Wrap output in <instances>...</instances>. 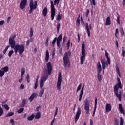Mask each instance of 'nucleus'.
Returning <instances> with one entry per match:
<instances>
[{
    "label": "nucleus",
    "instance_id": "nucleus-1",
    "mask_svg": "<svg viewBox=\"0 0 125 125\" xmlns=\"http://www.w3.org/2000/svg\"><path fill=\"white\" fill-rule=\"evenodd\" d=\"M47 69L48 74H43V75L41 76V78L40 79V87L41 90L39 93V96L40 97H42V95H43V93H44V88H43L44 83H45V81L48 79V76H50L52 72V66H51V63H50V62L47 64Z\"/></svg>",
    "mask_w": 125,
    "mask_h": 125
},
{
    "label": "nucleus",
    "instance_id": "nucleus-2",
    "mask_svg": "<svg viewBox=\"0 0 125 125\" xmlns=\"http://www.w3.org/2000/svg\"><path fill=\"white\" fill-rule=\"evenodd\" d=\"M117 81L118 83L114 87V94L116 95V97L118 98L120 101H122V91L120 90L119 94V88L120 89L123 88L120 78L117 77Z\"/></svg>",
    "mask_w": 125,
    "mask_h": 125
},
{
    "label": "nucleus",
    "instance_id": "nucleus-3",
    "mask_svg": "<svg viewBox=\"0 0 125 125\" xmlns=\"http://www.w3.org/2000/svg\"><path fill=\"white\" fill-rule=\"evenodd\" d=\"M14 52L15 54H17V52L19 51V54L21 55L24 53L25 51V46L24 44H15L14 47Z\"/></svg>",
    "mask_w": 125,
    "mask_h": 125
},
{
    "label": "nucleus",
    "instance_id": "nucleus-4",
    "mask_svg": "<svg viewBox=\"0 0 125 125\" xmlns=\"http://www.w3.org/2000/svg\"><path fill=\"white\" fill-rule=\"evenodd\" d=\"M68 54L69 55H71V52H68V53L65 52L63 57V66L65 69L70 68L71 66V62H70V59L68 57Z\"/></svg>",
    "mask_w": 125,
    "mask_h": 125
},
{
    "label": "nucleus",
    "instance_id": "nucleus-5",
    "mask_svg": "<svg viewBox=\"0 0 125 125\" xmlns=\"http://www.w3.org/2000/svg\"><path fill=\"white\" fill-rule=\"evenodd\" d=\"M85 45L84 43L82 44V56L80 57V63L81 65H83V63H84V61L85 60Z\"/></svg>",
    "mask_w": 125,
    "mask_h": 125
},
{
    "label": "nucleus",
    "instance_id": "nucleus-6",
    "mask_svg": "<svg viewBox=\"0 0 125 125\" xmlns=\"http://www.w3.org/2000/svg\"><path fill=\"white\" fill-rule=\"evenodd\" d=\"M38 6V2L37 1H35L34 4V0H30L29 2V13L30 14H32L34 10L37 8Z\"/></svg>",
    "mask_w": 125,
    "mask_h": 125
},
{
    "label": "nucleus",
    "instance_id": "nucleus-7",
    "mask_svg": "<svg viewBox=\"0 0 125 125\" xmlns=\"http://www.w3.org/2000/svg\"><path fill=\"white\" fill-rule=\"evenodd\" d=\"M62 83V74H61V72H59L58 77V81L57 83V88L60 91L61 90V83Z\"/></svg>",
    "mask_w": 125,
    "mask_h": 125
},
{
    "label": "nucleus",
    "instance_id": "nucleus-8",
    "mask_svg": "<svg viewBox=\"0 0 125 125\" xmlns=\"http://www.w3.org/2000/svg\"><path fill=\"white\" fill-rule=\"evenodd\" d=\"M89 101H88V99L86 98L84 100V110L87 115H88V114H89Z\"/></svg>",
    "mask_w": 125,
    "mask_h": 125
},
{
    "label": "nucleus",
    "instance_id": "nucleus-9",
    "mask_svg": "<svg viewBox=\"0 0 125 125\" xmlns=\"http://www.w3.org/2000/svg\"><path fill=\"white\" fill-rule=\"evenodd\" d=\"M16 37V35H13L12 37H10L9 39V44L10 45L11 48H14V46H15V38Z\"/></svg>",
    "mask_w": 125,
    "mask_h": 125
},
{
    "label": "nucleus",
    "instance_id": "nucleus-10",
    "mask_svg": "<svg viewBox=\"0 0 125 125\" xmlns=\"http://www.w3.org/2000/svg\"><path fill=\"white\" fill-rule=\"evenodd\" d=\"M97 68H98V80L99 82L101 81L102 80V76L100 75L102 68H101V64H100V62H98L97 63Z\"/></svg>",
    "mask_w": 125,
    "mask_h": 125
},
{
    "label": "nucleus",
    "instance_id": "nucleus-11",
    "mask_svg": "<svg viewBox=\"0 0 125 125\" xmlns=\"http://www.w3.org/2000/svg\"><path fill=\"white\" fill-rule=\"evenodd\" d=\"M51 19L54 20L55 16V7H54V4L52 1H51Z\"/></svg>",
    "mask_w": 125,
    "mask_h": 125
},
{
    "label": "nucleus",
    "instance_id": "nucleus-12",
    "mask_svg": "<svg viewBox=\"0 0 125 125\" xmlns=\"http://www.w3.org/2000/svg\"><path fill=\"white\" fill-rule=\"evenodd\" d=\"M27 0H21L20 3V8L23 10L27 6Z\"/></svg>",
    "mask_w": 125,
    "mask_h": 125
},
{
    "label": "nucleus",
    "instance_id": "nucleus-13",
    "mask_svg": "<svg viewBox=\"0 0 125 125\" xmlns=\"http://www.w3.org/2000/svg\"><path fill=\"white\" fill-rule=\"evenodd\" d=\"M85 30H86V32L88 34V37H90V30H92V26H91V24H90L88 25V23H85Z\"/></svg>",
    "mask_w": 125,
    "mask_h": 125
},
{
    "label": "nucleus",
    "instance_id": "nucleus-14",
    "mask_svg": "<svg viewBox=\"0 0 125 125\" xmlns=\"http://www.w3.org/2000/svg\"><path fill=\"white\" fill-rule=\"evenodd\" d=\"M81 108H78L77 109V111L76 112V114L75 115V123H77V122H78V120H79V119H80V116H81Z\"/></svg>",
    "mask_w": 125,
    "mask_h": 125
},
{
    "label": "nucleus",
    "instance_id": "nucleus-15",
    "mask_svg": "<svg viewBox=\"0 0 125 125\" xmlns=\"http://www.w3.org/2000/svg\"><path fill=\"white\" fill-rule=\"evenodd\" d=\"M101 63L103 69V74H104L105 73V69H106V62H105V60L101 59Z\"/></svg>",
    "mask_w": 125,
    "mask_h": 125
},
{
    "label": "nucleus",
    "instance_id": "nucleus-16",
    "mask_svg": "<svg viewBox=\"0 0 125 125\" xmlns=\"http://www.w3.org/2000/svg\"><path fill=\"white\" fill-rule=\"evenodd\" d=\"M62 40V34H60L57 38V45L58 47L60 48V42Z\"/></svg>",
    "mask_w": 125,
    "mask_h": 125
},
{
    "label": "nucleus",
    "instance_id": "nucleus-17",
    "mask_svg": "<svg viewBox=\"0 0 125 125\" xmlns=\"http://www.w3.org/2000/svg\"><path fill=\"white\" fill-rule=\"evenodd\" d=\"M9 71V68H8V66H5L1 68V72H2V76L3 77L4 76V74L5 73H7Z\"/></svg>",
    "mask_w": 125,
    "mask_h": 125
},
{
    "label": "nucleus",
    "instance_id": "nucleus-18",
    "mask_svg": "<svg viewBox=\"0 0 125 125\" xmlns=\"http://www.w3.org/2000/svg\"><path fill=\"white\" fill-rule=\"evenodd\" d=\"M105 110L107 113H108L109 112H111V110H112V106L111 105V104L110 103L106 104V105L105 106Z\"/></svg>",
    "mask_w": 125,
    "mask_h": 125
},
{
    "label": "nucleus",
    "instance_id": "nucleus-19",
    "mask_svg": "<svg viewBox=\"0 0 125 125\" xmlns=\"http://www.w3.org/2000/svg\"><path fill=\"white\" fill-rule=\"evenodd\" d=\"M84 89V85H83L81 89L80 94L79 95V101H82V98H83V94Z\"/></svg>",
    "mask_w": 125,
    "mask_h": 125
},
{
    "label": "nucleus",
    "instance_id": "nucleus-20",
    "mask_svg": "<svg viewBox=\"0 0 125 125\" xmlns=\"http://www.w3.org/2000/svg\"><path fill=\"white\" fill-rule=\"evenodd\" d=\"M119 111L121 114H123V115H125V110H124V108H123V105L121 104H119Z\"/></svg>",
    "mask_w": 125,
    "mask_h": 125
},
{
    "label": "nucleus",
    "instance_id": "nucleus-21",
    "mask_svg": "<svg viewBox=\"0 0 125 125\" xmlns=\"http://www.w3.org/2000/svg\"><path fill=\"white\" fill-rule=\"evenodd\" d=\"M96 108H97V98H95V106H94V109L93 112V117H94L95 115V112H96Z\"/></svg>",
    "mask_w": 125,
    "mask_h": 125
},
{
    "label": "nucleus",
    "instance_id": "nucleus-22",
    "mask_svg": "<svg viewBox=\"0 0 125 125\" xmlns=\"http://www.w3.org/2000/svg\"><path fill=\"white\" fill-rule=\"evenodd\" d=\"M111 25V17L108 16L106 18L105 25L110 26Z\"/></svg>",
    "mask_w": 125,
    "mask_h": 125
},
{
    "label": "nucleus",
    "instance_id": "nucleus-23",
    "mask_svg": "<svg viewBox=\"0 0 125 125\" xmlns=\"http://www.w3.org/2000/svg\"><path fill=\"white\" fill-rule=\"evenodd\" d=\"M108 55L109 54H108V52H107V51H105V57L107 59L108 63L109 64V65H110V64H111V59L110 58V57H109Z\"/></svg>",
    "mask_w": 125,
    "mask_h": 125
},
{
    "label": "nucleus",
    "instance_id": "nucleus-24",
    "mask_svg": "<svg viewBox=\"0 0 125 125\" xmlns=\"http://www.w3.org/2000/svg\"><path fill=\"white\" fill-rule=\"evenodd\" d=\"M37 96V93H33V94H32V95L30 96L29 98V100L30 101V102H32V101H33V100H34V99L35 98V97H36Z\"/></svg>",
    "mask_w": 125,
    "mask_h": 125
},
{
    "label": "nucleus",
    "instance_id": "nucleus-25",
    "mask_svg": "<svg viewBox=\"0 0 125 125\" xmlns=\"http://www.w3.org/2000/svg\"><path fill=\"white\" fill-rule=\"evenodd\" d=\"M49 59V52H48V50H47L46 51L45 59V60L47 63V62H48Z\"/></svg>",
    "mask_w": 125,
    "mask_h": 125
},
{
    "label": "nucleus",
    "instance_id": "nucleus-26",
    "mask_svg": "<svg viewBox=\"0 0 125 125\" xmlns=\"http://www.w3.org/2000/svg\"><path fill=\"white\" fill-rule=\"evenodd\" d=\"M42 14L43 16H46V15H47V8L46 7L44 8L42 11Z\"/></svg>",
    "mask_w": 125,
    "mask_h": 125
},
{
    "label": "nucleus",
    "instance_id": "nucleus-27",
    "mask_svg": "<svg viewBox=\"0 0 125 125\" xmlns=\"http://www.w3.org/2000/svg\"><path fill=\"white\" fill-rule=\"evenodd\" d=\"M22 103V106H21V107H25V105H26L27 103V99H23Z\"/></svg>",
    "mask_w": 125,
    "mask_h": 125
},
{
    "label": "nucleus",
    "instance_id": "nucleus-28",
    "mask_svg": "<svg viewBox=\"0 0 125 125\" xmlns=\"http://www.w3.org/2000/svg\"><path fill=\"white\" fill-rule=\"evenodd\" d=\"M116 70L119 77L121 78V72H120V69H119V66H118V65H116Z\"/></svg>",
    "mask_w": 125,
    "mask_h": 125
},
{
    "label": "nucleus",
    "instance_id": "nucleus-29",
    "mask_svg": "<svg viewBox=\"0 0 125 125\" xmlns=\"http://www.w3.org/2000/svg\"><path fill=\"white\" fill-rule=\"evenodd\" d=\"M35 118V115L32 114L31 116H28L27 118L28 121H33Z\"/></svg>",
    "mask_w": 125,
    "mask_h": 125
},
{
    "label": "nucleus",
    "instance_id": "nucleus-30",
    "mask_svg": "<svg viewBox=\"0 0 125 125\" xmlns=\"http://www.w3.org/2000/svg\"><path fill=\"white\" fill-rule=\"evenodd\" d=\"M41 118V112H38L35 115V119H39Z\"/></svg>",
    "mask_w": 125,
    "mask_h": 125
},
{
    "label": "nucleus",
    "instance_id": "nucleus-31",
    "mask_svg": "<svg viewBox=\"0 0 125 125\" xmlns=\"http://www.w3.org/2000/svg\"><path fill=\"white\" fill-rule=\"evenodd\" d=\"M30 37L32 38L33 36H34V30L33 29V28H31L30 29Z\"/></svg>",
    "mask_w": 125,
    "mask_h": 125
},
{
    "label": "nucleus",
    "instance_id": "nucleus-32",
    "mask_svg": "<svg viewBox=\"0 0 125 125\" xmlns=\"http://www.w3.org/2000/svg\"><path fill=\"white\" fill-rule=\"evenodd\" d=\"M25 68H21V77H23L25 75Z\"/></svg>",
    "mask_w": 125,
    "mask_h": 125
},
{
    "label": "nucleus",
    "instance_id": "nucleus-33",
    "mask_svg": "<svg viewBox=\"0 0 125 125\" xmlns=\"http://www.w3.org/2000/svg\"><path fill=\"white\" fill-rule=\"evenodd\" d=\"M120 34L122 37H124V35H125V32L124 31V29H123V27H121L120 28Z\"/></svg>",
    "mask_w": 125,
    "mask_h": 125
},
{
    "label": "nucleus",
    "instance_id": "nucleus-34",
    "mask_svg": "<svg viewBox=\"0 0 125 125\" xmlns=\"http://www.w3.org/2000/svg\"><path fill=\"white\" fill-rule=\"evenodd\" d=\"M82 88V83H80L78 86V87L77 88L76 92H79V90H81V89Z\"/></svg>",
    "mask_w": 125,
    "mask_h": 125
},
{
    "label": "nucleus",
    "instance_id": "nucleus-35",
    "mask_svg": "<svg viewBox=\"0 0 125 125\" xmlns=\"http://www.w3.org/2000/svg\"><path fill=\"white\" fill-rule=\"evenodd\" d=\"M62 17V16H61V14H59L57 17V20H58V21H60V20H61V18Z\"/></svg>",
    "mask_w": 125,
    "mask_h": 125
},
{
    "label": "nucleus",
    "instance_id": "nucleus-36",
    "mask_svg": "<svg viewBox=\"0 0 125 125\" xmlns=\"http://www.w3.org/2000/svg\"><path fill=\"white\" fill-rule=\"evenodd\" d=\"M3 115V109L1 108V106L0 105V117H1Z\"/></svg>",
    "mask_w": 125,
    "mask_h": 125
},
{
    "label": "nucleus",
    "instance_id": "nucleus-37",
    "mask_svg": "<svg viewBox=\"0 0 125 125\" xmlns=\"http://www.w3.org/2000/svg\"><path fill=\"white\" fill-rule=\"evenodd\" d=\"M57 37H55L53 40L52 42L53 46H54V45H55V42H56V41H57Z\"/></svg>",
    "mask_w": 125,
    "mask_h": 125
},
{
    "label": "nucleus",
    "instance_id": "nucleus-38",
    "mask_svg": "<svg viewBox=\"0 0 125 125\" xmlns=\"http://www.w3.org/2000/svg\"><path fill=\"white\" fill-rule=\"evenodd\" d=\"M23 112H24V108H21L19 110H18V114H21L23 113Z\"/></svg>",
    "mask_w": 125,
    "mask_h": 125
},
{
    "label": "nucleus",
    "instance_id": "nucleus-39",
    "mask_svg": "<svg viewBox=\"0 0 125 125\" xmlns=\"http://www.w3.org/2000/svg\"><path fill=\"white\" fill-rule=\"evenodd\" d=\"M13 53H14V51H13V50H10L8 53L9 57H11V56L12 54H13Z\"/></svg>",
    "mask_w": 125,
    "mask_h": 125
},
{
    "label": "nucleus",
    "instance_id": "nucleus-40",
    "mask_svg": "<svg viewBox=\"0 0 125 125\" xmlns=\"http://www.w3.org/2000/svg\"><path fill=\"white\" fill-rule=\"evenodd\" d=\"M14 115V113L13 112H9L7 114V115H6V118L8 117H11L12 116H13Z\"/></svg>",
    "mask_w": 125,
    "mask_h": 125
},
{
    "label": "nucleus",
    "instance_id": "nucleus-41",
    "mask_svg": "<svg viewBox=\"0 0 125 125\" xmlns=\"http://www.w3.org/2000/svg\"><path fill=\"white\" fill-rule=\"evenodd\" d=\"M59 30H60V23H58L57 26V33H59Z\"/></svg>",
    "mask_w": 125,
    "mask_h": 125
},
{
    "label": "nucleus",
    "instance_id": "nucleus-42",
    "mask_svg": "<svg viewBox=\"0 0 125 125\" xmlns=\"http://www.w3.org/2000/svg\"><path fill=\"white\" fill-rule=\"evenodd\" d=\"M26 80L27 83H30V75L29 74H27L26 76Z\"/></svg>",
    "mask_w": 125,
    "mask_h": 125
},
{
    "label": "nucleus",
    "instance_id": "nucleus-43",
    "mask_svg": "<svg viewBox=\"0 0 125 125\" xmlns=\"http://www.w3.org/2000/svg\"><path fill=\"white\" fill-rule=\"evenodd\" d=\"M114 124L115 125H119V120H118V119L115 118L114 119Z\"/></svg>",
    "mask_w": 125,
    "mask_h": 125
},
{
    "label": "nucleus",
    "instance_id": "nucleus-44",
    "mask_svg": "<svg viewBox=\"0 0 125 125\" xmlns=\"http://www.w3.org/2000/svg\"><path fill=\"white\" fill-rule=\"evenodd\" d=\"M59 1H60V0H55L54 1V5H56V4L58 5L59 4Z\"/></svg>",
    "mask_w": 125,
    "mask_h": 125
},
{
    "label": "nucleus",
    "instance_id": "nucleus-45",
    "mask_svg": "<svg viewBox=\"0 0 125 125\" xmlns=\"http://www.w3.org/2000/svg\"><path fill=\"white\" fill-rule=\"evenodd\" d=\"M2 106H3V107L5 108V109H6V110H7V111L9 110V107L7 105V104H4L2 105Z\"/></svg>",
    "mask_w": 125,
    "mask_h": 125
},
{
    "label": "nucleus",
    "instance_id": "nucleus-46",
    "mask_svg": "<svg viewBox=\"0 0 125 125\" xmlns=\"http://www.w3.org/2000/svg\"><path fill=\"white\" fill-rule=\"evenodd\" d=\"M117 24H118V25H120V24H121V23H120V16H118V17H117Z\"/></svg>",
    "mask_w": 125,
    "mask_h": 125
},
{
    "label": "nucleus",
    "instance_id": "nucleus-47",
    "mask_svg": "<svg viewBox=\"0 0 125 125\" xmlns=\"http://www.w3.org/2000/svg\"><path fill=\"white\" fill-rule=\"evenodd\" d=\"M120 125H124V119L123 117L120 118Z\"/></svg>",
    "mask_w": 125,
    "mask_h": 125
},
{
    "label": "nucleus",
    "instance_id": "nucleus-48",
    "mask_svg": "<svg viewBox=\"0 0 125 125\" xmlns=\"http://www.w3.org/2000/svg\"><path fill=\"white\" fill-rule=\"evenodd\" d=\"M117 34H119V29H118V28H116L115 29V36L116 38H118V35H117Z\"/></svg>",
    "mask_w": 125,
    "mask_h": 125
},
{
    "label": "nucleus",
    "instance_id": "nucleus-49",
    "mask_svg": "<svg viewBox=\"0 0 125 125\" xmlns=\"http://www.w3.org/2000/svg\"><path fill=\"white\" fill-rule=\"evenodd\" d=\"M70 49V40L68 41L67 43V49Z\"/></svg>",
    "mask_w": 125,
    "mask_h": 125
},
{
    "label": "nucleus",
    "instance_id": "nucleus-50",
    "mask_svg": "<svg viewBox=\"0 0 125 125\" xmlns=\"http://www.w3.org/2000/svg\"><path fill=\"white\" fill-rule=\"evenodd\" d=\"M10 123L12 125H14L15 124V122L14 121V120L13 119H11L10 120Z\"/></svg>",
    "mask_w": 125,
    "mask_h": 125
},
{
    "label": "nucleus",
    "instance_id": "nucleus-51",
    "mask_svg": "<svg viewBox=\"0 0 125 125\" xmlns=\"http://www.w3.org/2000/svg\"><path fill=\"white\" fill-rule=\"evenodd\" d=\"M88 14H89V10L87 9L85 13L86 17H88Z\"/></svg>",
    "mask_w": 125,
    "mask_h": 125
},
{
    "label": "nucleus",
    "instance_id": "nucleus-52",
    "mask_svg": "<svg viewBox=\"0 0 125 125\" xmlns=\"http://www.w3.org/2000/svg\"><path fill=\"white\" fill-rule=\"evenodd\" d=\"M90 3H93V5L95 6V0H90Z\"/></svg>",
    "mask_w": 125,
    "mask_h": 125
},
{
    "label": "nucleus",
    "instance_id": "nucleus-53",
    "mask_svg": "<svg viewBox=\"0 0 125 125\" xmlns=\"http://www.w3.org/2000/svg\"><path fill=\"white\" fill-rule=\"evenodd\" d=\"M4 24V21L2 20L0 21V26H2Z\"/></svg>",
    "mask_w": 125,
    "mask_h": 125
},
{
    "label": "nucleus",
    "instance_id": "nucleus-54",
    "mask_svg": "<svg viewBox=\"0 0 125 125\" xmlns=\"http://www.w3.org/2000/svg\"><path fill=\"white\" fill-rule=\"evenodd\" d=\"M57 113H58V107H56V110H55V114H54L55 116L57 115Z\"/></svg>",
    "mask_w": 125,
    "mask_h": 125
},
{
    "label": "nucleus",
    "instance_id": "nucleus-55",
    "mask_svg": "<svg viewBox=\"0 0 125 125\" xmlns=\"http://www.w3.org/2000/svg\"><path fill=\"white\" fill-rule=\"evenodd\" d=\"M20 89H24L25 88V86L24 84H21L20 87Z\"/></svg>",
    "mask_w": 125,
    "mask_h": 125
},
{
    "label": "nucleus",
    "instance_id": "nucleus-56",
    "mask_svg": "<svg viewBox=\"0 0 125 125\" xmlns=\"http://www.w3.org/2000/svg\"><path fill=\"white\" fill-rule=\"evenodd\" d=\"M80 22H81V20H80V18H78L77 19V21H76L77 24H78L79 25H80Z\"/></svg>",
    "mask_w": 125,
    "mask_h": 125
},
{
    "label": "nucleus",
    "instance_id": "nucleus-57",
    "mask_svg": "<svg viewBox=\"0 0 125 125\" xmlns=\"http://www.w3.org/2000/svg\"><path fill=\"white\" fill-rule=\"evenodd\" d=\"M81 20L82 21L81 24L82 25V26H84V21H83V18L82 17H81Z\"/></svg>",
    "mask_w": 125,
    "mask_h": 125
},
{
    "label": "nucleus",
    "instance_id": "nucleus-58",
    "mask_svg": "<svg viewBox=\"0 0 125 125\" xmlns=\"http://www.w3.org/2000/svg\"><path fill=\"white\" fill-rule=\"evenodd\" d=\"M40 109H41V106H37L36 107V112H39V111H40Z\"/></svg>",
    "mask_w": 125,
    "mask_h": 125
},
{
    "label": "nucleus",
    "instance_id": "nucleus-59",
    "mask_svg": "<svg viewBox=\"0 0 125 125\" xmlns=\"http://www.w3.org/2000/svg\"><path fill=\"white\" fill-rule=\"evenodd\" d=\"M125 50H122V56L125 57Z\"/></svg>",
    "mask_w": 125,
    "mask_h": 125
},
{
    "label": "nucleus",
    "instance_id": "nucleus-60",
    "mask_svg": "<svg viewBox=\"0 0 125 125\" xmlns=\"http://www.w3.org/2000/svg\"><path fill=\"white\" fill-rule=\"evenodd\" d=\"M37 88H38V83H35V86H34V88L35 89H37Z\"/></svg>",
    "mask_w": 125,
    "mask_h": 125
},
{
    "label": "nucleus",
    "instance_id": "nucleus-61",
    "mask_svg": "<svg viewBox=\"0 0 125 125\" xmlns=\"http://www.w3.org/2000/svg\"><path fill=\"white\" fill-rule=\"evenodd\" d=\"M30 45V40H28L26 42V45Z\"/></svg>",
    "mask_w": 125,
    "mask_h": 125
},
{
    "label": "nucleus",
    "instance_id": "nucleus-62",
    "mask_svg": "<svg viewBox=\"0 0 125 125\" xmlns=\"http://www.w3.org/2000/svg\"><path fill=\"white\" fill-rule=\"evenodd\" d=\"M23 81V76H21V79L19 80V82L21 83Z\"/></svg>",
    "mask_w": 125,
    "mask_h": 125
},
{
    "label": "nucleus",
    "instance_id": "nucleus-63",
    "mask_svg": "<svg viewBox=\"0 0 125 125\" xmlns=\"http://www.w3.org/2000/svg\"><path fill=\"white\" fill-rule=\"evenodd\" d=\"M90 125H93V121H92V119H91L90 120Z\"/></svg>",
    "mask_w": 125,
    "mask_h": 125
},
{
    "label": "nucleus",
    "instance_id": "nucleus-64",
    "mask_svg": "<svg viewBox=\"0 0 125 125\" xmlns=\"http://www.w3.org/2000/svg\"><path fill=\"white\" fill-rule=\"evenodd\" d=\"M66 42V36H64L63 38V42Z\"/></svg>",
    "mask_w": 125,
    "mask_h": 125
}]
</instances>
